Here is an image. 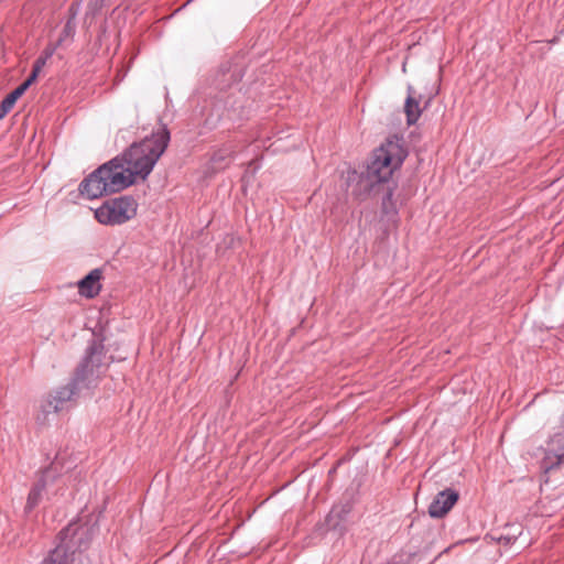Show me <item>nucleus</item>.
<instances>
[{
    "mask_svg": "<svg viewBox=\"0 0 564 564\" xmlns=\"http://www.w3.org/2000/svg\"><path fill=\"white\" fill-rule=\"evenodd\" d=\"M53 51H45L43 55L37 57L33 64V70L40 74L42 68L45 66L46 61L52 56Z\"/></svg>",
    "mask_w": 564,
    "mask_h": 564,
    "instance_id": "obj_16",
    "label": "nucleus"
},
{
    "mask_svg": "<svg viewBox=\"0 0 564 564\" xmlns=\"http://www.w3.org/2000/svg\"><path fill=\"white\" fill-rule=\"evenodd\" d=\"M89 539L87 527L69 524L59 533L61 542L42 564H74L76 556L87 547Z\"/></svg>",
    "mask_w": 564,
    "mask_h": 564,
    "instance_id": "obj_5",
    "label": "nucleus"
},
{
    "mask_svg": "<svg viewBox=\"0 0 564 564\" xmlns=\"http://www.w3.org/2000/svg\"><path fill=\"white\" fill-rule=\"evenodd\" d=\"M404 112L408 126L415 124L422 113L419 100L413 96V88L408 87V97L404 104Z\"/></svg>",
    "mask_w": 564,
    "mask_h": 564,
    "instance_id": "obj_11",
    "label": "nucleus"
},
{
    "mask_svg": "<svg viewBox=\"0 0 564 564\" xmlns=\"http://www.w3.org/2000/svg\"><path fill=\"white\" fill-rule=\"evenodd\" d=\"M514 540H516V536H503V535H501V536L498 538L499 542L503 541L506 544L511 543Z\"/></svg>",
    "mask_w": 564,
    "mask_h": 564,
    "instance_id": "obj_19",
    "label": "nucleus"
},
{
    "mask_svg": "<svg viewBox=\"0 0 564 564\" xmlns=\"http://www.w3.org/2000/svg\"><path fill=\"white\" fill-rule=\"evenodd\" d=\"M102 359V347L94 341L87 348L86 357L77 368L73 380L43 401L41 411L36 415L37 423L45 425L50 414L66 409L67 403L74 401L84 387L88 388V384L95 382L99 377Z\"/></svg>",
    "mask_w": 564,
    "mask_h": 564,
    "instance_id": "obj_1",
    "label": "nucleus"
},
{
    "mask_svg": "<svg viewBox=\"0 0 564 564\" xmlns=\"http://www.w3.org/2000/svg\"><path fill=\"white\" fill-rule=\"evenodd\" d=\"M138 203L131 196H120L105 202L95 210L98 223L107 226L122 225L134 218Z\"/></svg>",
    "mask_w": 564,
    "mask_h": 564,
    "instance_id": "obj_6",
    "label": "nucleus"
},
{
    "mask_svg": "<svg viewBox=\"0 0 564 564\" xmlns=\"http://www.w3.org/2000/svg\"><path fill=\"white\" fill-rule=\"evenodd\" d=\"M232 151L230 149L224 148L216 151L212 156V163L215 169H223L221 163L230 158Z\"/></svg>",
    "mask_w": 564,
    "mask_h": 564,
    "instance_id": "obj_14",
    "label": "nucleus"
},
{
    "mask_svg": "<svg viewBox=\"0 0 564 564\" xmlns=\"http://www.w3.org/2000/svg\"><path fill=\"white\" fill-rule=\"evenodd\" d=\"M389 196H390V198L392 197V189L391 188H390Z\"/></svg>",
    "mask_w": 564,
    "mask_h": 564,
    "instance_id": "obj_21",
    "label": "nucleus"
},
{
    "mask_svg": "<svg viewBox=\"0 0 564 564\" xmlns=\"http://www.w3.org/2000/svg\"><path fill=\"white\" fill-rule=\"evenodd\" d=\"M39 76V73H36L35 70L32 69L30 76L28 77V79L22 83L20 86H18L17 88L22 93L24 94L25 90L36 80Z\"/></svg>",
    "mask_w": 564,
    "mask_h": 564,
    "instance_id": "obj_18",
    "label": "nucleus"
},
{
    "mask_svg": "<svg viewBox=\"0 0 564 564\" xmlns=\"http://www.w3.org/2000/svg\"><path fill=\"white\" fill-rule=\"evenodd\" d=\"M58 465H59V462H58V457L56 456L54 462H52V464L42 471L40 479L33 486V487H40L41 494L46 489L47 485L50 482L54 481V479L56 478L57 474L59 473V470L62 468Z\"/></svg>",
    "mask_w": 564,
    "mask_h": 564,
    "instance_id": "obj_12",
    "label": "nucleus"
},
{
    "mask_svg": "<svg viewBox=\"0 0 564 564\" xmlns=\"http://www.w3.org/2000/svg\"><path fill=\"white\" fill-rule=\"evenodd\" d=\"M547 453L552 455L556 462L552 463L546 469H552L564 463V429L556 432L547 444Z\"/></svg>",
    "mask_w": 564,
    "mask_h": 564,
    "instance_id": "obj_9",
    "label": "nucleus"
},
{
    "mask_svg": "<svg viewBox=\"0 0 564 564\" xmlns=\"http://www.w3.org/2000/svg\"><path fill=\"white\" fill-rule=\"evenodd\" d=\"M113 3L112 0H93L89 4L90 10L96 13L101 10L104 7L111 6Z\"/></svg>",
    "mask_w": 564,
    "mask_h": 564,
    "instance_id": "obj_17",
    "label": "nucleus"
},
{
    "mask_svg": "<svg viewBox=\"0 0 564 564\" xmlns=\"http://www.w3.org/2000/svg\"><path fill=\"white\" fill-rule=\"evenodd\" d=\"M22 95L23 94L18 88L7 95V97L0 104V120L7 116V113L13 108L14 104Z\"/></svg>",
    "mask_w": 564,
    "mask_h": 564,
    "instance_id": "obj_13",
    "label": "nucleus"
},
{
    "mask_svg": "<svg viewBox=\"0 0 564 564\" xmlns=\"http://www.w3.org/2000/svg\"><path fill=\"white\" fill-rule=\"evenodd\" d=\"M561 429H564V412H563V415H562Z\"/></svg>",
    "mask_w": 564,
    "mask_h": 564,
    "instance_id": "obj_20",
    "label": "nucleus"
},
{
    "mask_svg": "<svg viewBox=\"0 0 564 564\" xmlns=\"http://www.w3.org/2000/svg\"><path fill=\"white\" fill-rule=\"evenodd\" d=\"M42 499V494L40 492V487H32V489L29 492L28 500H26V510L31 511L34 509L39 502Z\"/></svg>",
    "mask_w": 564,
    "mask_h": 564,
    "instance_id": "obj_15",
    "label": "nucleus"
},
{
    "mask_svg": "<svg viewBox=\"0 0 564 564\" xmlns=\"http://www.w3.org/2000/svg\"><path fill=\"white\" fill-rule=\"evenodd\" d=\"M170 131L163 126L150 137L140 142L132 143L127 151L112 160H119L115 164L117 172L122 173L129 186L139 176L145 180L152 172L155 163L166 150L170 142Z\"/></svg>",
    "mask_w": 564,
    "mask_h": 564,
    "instance_id": "obj_2",
    "label": "nucleus"
},
{
    "mask_svg": "<svg viewBox=\"0 0 564 564\" xmlns=\"http://www.w3.org/2000/svg\"><path fill=\"white\" fill-rule=\"evenodd\" d=\"M388 143H381L375 149L366 171L358 174L352 171L348 175V181H356L354 194L358 197L371 193H378L388 182Z\"/></svg>",
    "mask_w": 564,
    "mask_h": 564,
    "instance_id": "obj_3",
    "label": "nucleus"
},
{
    "mask_svg": "<svg viewBox=\"0 0 564 564\" xmlns=\"http://www.w3.org/2000/svg\"><path fill=\"white\" fill-rule=\"evenodd\" d=\"M117 162L119 160H110L85 177L79 184L80 194L95 199L127 188L130 181H126L122 173L117 172Z\"/></svg>",
    "mask_w": 564,
    "mask_h": 564,
    "instance_id": "obj_4",
    "label": "nucleus"
},
{
    "mask_svg": "<svg viewBox=\"0 0 564 564\" xmlns=\"http://www.w3.org/2000/svg\"><path fill=\"white\" fill-rule=\"evenodd\" d=\"M394 138L395 142L390 139V181L392 180L393 171L399 169L409 155L408 148L399 143L401 139L398 135H394Z\"/></svg>",
    "mask_w": 564,
    "mask_h": 564,
    "instance_id": "obj_10",
    "label": "nucleus"
},
{
    "mask_svg": "<svg viewBox=\"0 0 564 564\" xmlns=\"http://www.w3.org/2000/svg\"><path fill=\"white\" fill-rule=\"evenodd\" d=\"M459 494L451 488L440 491L429 506V514L432 518H443L455 506Z\"/></svg>",
    "mask_w": 564,
    "mask_h": 564,
    "instance_id": "obj_7",
    "label": "nucleus"
},
{
    "mask_svg": "<svg viewBox=\"0 0 564 564\" xmlns=\"http://www.w3.org/2000/svg\"><path fill=\"white\" fill-rule=\"evenodd\" d=\"M101 271L99 269L91 270L84 279L78 282L79 293L86 297H94L98 295L101 285Z\"/></svg>",
    "mask_w": 564,
    "mask_h": 564,
    "instance_id": "obj_8",
    "label": "nucleus"
}]
</instances>
